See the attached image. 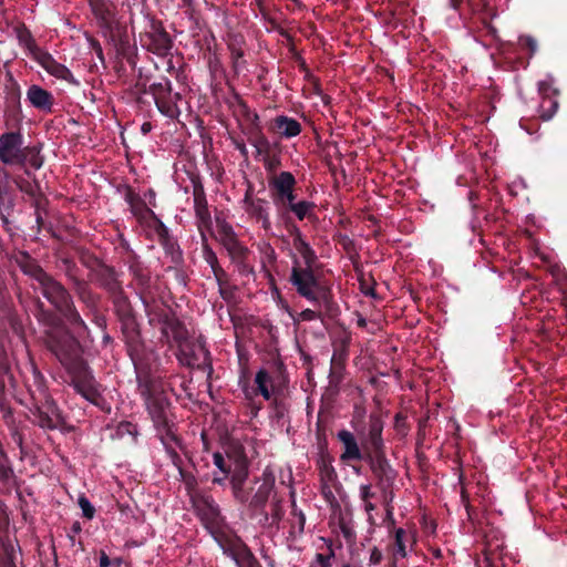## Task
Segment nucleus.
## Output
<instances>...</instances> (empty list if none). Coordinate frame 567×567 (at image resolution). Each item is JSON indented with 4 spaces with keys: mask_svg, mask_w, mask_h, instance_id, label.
Here are the masks:
<instances>
[{
    "mask_svg": "<svg viewBox=\"0 0 567 567\" xmlns=\"http://www.w3.org/2000/svg\"><path fill=\"white\" fill-rule=\"evenodd\" d=\"M213 460L215 466L224 474L223 477L215 476L213 482L216 484H223L225 478L230 475L234 489H239L248 476L246 460H238L234 470L226 464L224 456L218 452L214 453Z\"/></svg>",
    "mask_w": 567,
    "mask_h": 567,
    "instance_id": "6e6552de",
    "label": "nucleus"
},
{
    "mask_svg": "<svg viewBox=\"0 0 567 567\" xmlns=\"http://www.w3.org/2000/svg\"><path fill=\"white\" fill-rule=\"evenodd\" d=\"M38 280L41 284L43 296L60 311L64 312L71 323L84 327L79 312L72 307V300L64 287L48 276L42 270L38 271Z\"/></svg>",
    "mask_w": 567,
    "mask_h": 567,
    "instance_id": "20e7f679",
    "label": "nucleus"
},
{
    "mask_svg": "<svg viewBox=\"0 0 567 567\" xmlns=\"http://www.w3.org/2000/svg\"><path fill=\"white\" fill-rule=\"evenodd\" d=\"M274 126L277 133L284 138L296 137L301 132L300 123L297 120L286 115H278L275 117Z\"/></svg>",
    "mask_w": 567,
    "mask_h": 567,
    "instance_id": "2eb2a0df",
    "label": "nucleus"
},
{
    "mask_svg": "<svg viewBox=\"0 0 567 567\" xmlns=\"http://www.w3.org/2000/svg\"><path fill=\"white\" fill-rule=\"evenodd\" d=\"M138 390L165 450L167 446H182L176 434L175 424L169 416V402L159 384L140 381Z\"/></svg>",
    "mask_w": 567,
    "mask_h": 567,
    "instance_id": "f257e3e1",
    "label": "nucleus"
},
{
    "mask_svg": "<svg viewBox=\"0 0 567 567\" xmlns=\"http://www.w3.org/2000/svg\"><path fill=\"white\" fill-rule=\"evenodd\" d=\"M147 49L158 56H164L171 50V40L166 32L155 31L147 34Z\"/></svg>",
    "mask_w": 567,
    "mask_h": 567,
    "instance_id": "dca6fc26",
    "label": "nucleus"
},
{
    "mask_svg": "<svg viewBox=\"0 0 567 567\" xmlns=\"http://www.w3.org/2000/svg\"><path fill=\"white\" fill-rule=\"evenodd\" d=\"M91 6L96 16L103 17V11L97 3L92 2Z\"/></svg>",
    "mask_w": 567,
    "mask_h": 567,
    "instance_id": "79ce46f5",
    "label": "nucleus"
},
{
    "mask_svg": "<svg viewBox=\"0 0 567 567\" xmlns=\"http://www.w3.org/2000/svg\"><path fill=\"white\" fill-rule=\"evenodd\" d=\"M206 260L212 265L214 268V262H216L217 258L213 251H206Z\"/></svg>",
    "mask_w": 567,
    "mask_h": 567,
    "instance_id": "a19ab883",
    "label": "nucleus"
},
{
    "mask_svg": "<svg viewBox=\"0 0 567 567\" xmlns=\"http://www.w3.org/2000/svg\"><path fill=\"white\" fill-rule=\"evenodd\" d=\"M337 437L343 445V452L340 455L341 461L347 462L362 460V452L352 432L348 430H340L337 433Z\"/></svg>",
    "mask_w": 567,
    "mask_h": 567,
    "instance_id": "f8f14e48",
    "label": "nucleus"
},
{
    "mask_svg": "<svg viewBox=\"0 0 567 567\" xmlns=\"http://www.w3.org/2000/svg\"><path fill=\"white\" fill-rule=\"evenodd\" d=\"M0 161L4 165H19L25 169H40L43 165L38 146H23V137L19 132H8L0 136Z\"/></svg>",
    "mask_w": 567,
    "mask_h": 567,
    "instance_id": "f03ea898",
    "label": "nucleus"
},
{
    "mask_svg": "<svg viewBox=\"0 0 567 567\" xmlns=\"http://www.w3.org/2000/svg\"><path fill=\"white\" fill-rule=\"evenodd\" d=\"M415 543V537L412 533L398 528L394 532V557L395 558H405L409 555V551L412 550V547Z\"/></svg>",
    "mask_w": 567,
    "mask_h": 567,
    "instance_id": "4468645a",
    "label": "nucleus"
},
{
    "mask_svg": "<svg viewBox=\"0 0 567 567\" xmlns=\"http://www.w3.org/2000/svg\"><path fill=\"white\" fill-rule=\"evenodd\" d=\"M175 339L178 346L177 358L179 362L187 367L194 365L196 363V358L190 349V343L185 337V331L183 329H178Z\"/></svg>",
    "mask_w": 567,
    "mask_h": 567,
    "instance_id": "a211bd4d",
    "label": "nucleus"
},
{
    "mask_svg": "<svg viewBox=\"0 0 567 567\" xmlns=\"http://www.w3.org/2000/svg\"><path fill=\"white\" fill-rule=\"evenodd\" d=\"M118 430L122 433H127V434L133 435V436H137L138 435L137 426L135 424L131 423V422H122L118 425Z\"/></svg>",
    "mask_w": 567,
    "mask_h": 567,
    "instance_id": "7c9ffc66",
    "label": "nucleus"
},
{
    "mask_svg": "<svg viewBox=\"0 0 567 567\" xmlns=\"http://www.w3.org/2000/svg\"><path fill=\"white\" fill-rule=\"evenodd\" d=\"M238 385L244 393L245 399L251 401L260 395L264 400L269 401L277 392L278 386L274 375L265 368H260L254 379V385H250L247 372L241 371L238 378Z\"/></svg>",
    "mask_w": 567,
    "mask_h": 567,
    "instance_id": "39448f33",
    "label": "nucleus"
},
{
    "mask_svg": "<svg viewBox=\"0 0 567 567\" xmlns=\"http://www.w3.org/2000/svg\"><path fill=\"white\" fill-rule=\"evenodd\" d=\"M359 495L362 502L371 499V497L374 496V493L372 492V485L369 483L361 484L359 488Z\"/></svg>",
    "mask_w": 567,
    "mask_h": 567,
    "instance_id": "c756f323",
    "label": "nucleus"
},
{
    "mask_svg": "<svg viewBox=\"0 0 567 567\" xmlns=\"http://www.w3.org/2000/svg\"><path fill=\"white\" fill-rule=\"evenodd\" d=\"M229 50L233 60V66L235 71H238L241 68V59L244 56V52L240 48H236L233 44H229Z\"/></svg>",
    "mask_w": 567,
    "mask_h": 567,
    "instance_id": "bb28decb",
    "label": "nucleus"
},
{
    "mask_svg": "<svg viewBox=\"0 0 567 567\" xmlns=\"http://www.w3.org/2000/svg\"><path fill=\"white\" fill-rule=\"evenodd\" d=\"M245 212L257 221H261L264 228H268L270 225L269 216L267 212V202L260 198H255L249 192L246 193L243 200Z\"/></svg>",
    "mask_w": 567,
    "mask_h": 567,
    "instance_id": "9b49d317",
    "label": "nucleus"
},
{
    "mask_svg": "<svg viewBox=\"0 0 567 567\" xmlns=\"http://www.w3.org/2000/svg\"><path fill=\"white\" fill-rule=\"evenodd\" d=\"M382 424L378 419H371L369 433L365 442L362 443L363 447L371 446L374 451L382 447Z\"/></svg>",
    "mask_w": 567,
    "mask_h": 567,
    "instance_id": "412c9836",
    "label": "nucleus"
},
{
    "mask_svg": "<svg viewBox=\"0 0 567 567\" xmlns=\"http://www.w3.org/2000/svg\"><path fill=\"white\" fill-rule=\"evenodd\" d=\"M195 213L202 224H207L210 219L209 212L205 202L195 199Z\"/></svg>",
    "mask_w": 567,
    "mask_h": 567,
    "instance_id": "393cba45",
    "label": "nucleus"
},
{
    "mask_svg": "<svg viewBox=\"0 0 567 567\" xmlns=\"http://www.w3.org/2000/svg\"><path fill=\"white\" fill-rule=\"evenodd\" d=\"M50 75L63 80L68 83H78L74 79L72 72L64 64L58 62L52 54L44 51L37 60H35Z\"/></svg>",
    "mask_w": 567,
    "mask_h": 567,
    "instance_id": "1a4fd4ad",
    "label": "nucleus"
},
{
    "mask_svg": "<svg viewBox=\"0 0 567 567\" xmlns=\"http://www.w3.org/2000/svg\"><path fill=\"white\" fill-rule=\"evenodd\" d=\"M362 503H363L364 511L368 514V522L371 525H373L374 524V518L372 516V512L375 509V505L370 499L369 501H364Z\"/></svg>",
    "mask_w": 567,
    "mask_h": 567,
    "instance_id": "c9c22d12",
    "label": "nucleus"
},
{
    "mask_svg": "<svg viewBox=\"0 0 567 567\" xmlns=\"http://www.w3.org/2000/svg\"><path fill=\"white\" fill-rule=\"evenodd\" d=\"M220 231L224 235L226 245H229V247L236 245L235 233L231 226H229L228 224H224L220 226Z\"/></svg>",
    "mask_w": 567,
    "mask_h": 567,
    "instance_id": "c85d7f7f",
    "label": "nucleus"
},
{
    "mask_svg": "<svg viewBox=\"0 0 567 567\" xmlns=\"http://www.w3.org/2000/svg\"><path fill=\"white\" fill-rule=\"evenodd\" d=\"M183 2H184L185 6H190L193 0H183Z\"/></svg>",
    "mask_w": 567,
    "mask_h": 567,
    "instance_id": "c03bdc74",
    "label": "nucleus"
},
{
    "mask_svg": "<svg viewBox=\"0 0 567 567\" xmlns=\"http://www.w3.org/2000/svg\"><path fill=\"white\" fill-rule=\"evenodd\" d=\"M27 100L38 110L43 112L52 111L53 96L49 91L44 90L40 85L33 84L29 86L27 91Z\"/></svg>",
    "mask_w": 567,
    "mask_h": 567,
    "instance_id": "ddd939ff",
    "label": "nucleus"
},
{
    "mask_svg": "<svg viewBox=\"0 0 567 567\" xmlns=\"http://www.w3.org/2000/svg\"><path fill=\"white\" fill-rule=\"evenodd\" d=\"M319 318L318 312L312 309H305L299 313L298 320L300 321H312Z\"/></svg>",
    "mask_w": 567,
    "mask_h": 567,
    "instance_id": "2f4dec72",
    "label": "nucleus"
},
{
    "mask_svg": "<svg viewBox=\"0 0 567 567\" xmlns=\"http://www.w3.org/2000/svg\"><path fill=\"white\" fill-rule=\"evenodd\" d=\"M141 130H142V132H143L144 134H147V133H148V132H151V130H152V125H151V123H148V122L143 123V124H142Z\"/></svg>",
    "mask_w": 567,
    "mask_h": 567,
    "instance_id": "37998d69",
    "label": "nucleus"
},
{
    "mask_svg": "<svg viewBox=\"0 0 567 567\" xmlns=\"http://www.w3.org/2000/svg\"><path fill=\"white\" fill-rule=\"evenodd\" d=\"M311 208V203L307 200H301L296 204H291L290 209L299 220H302L310 213Z\"/></svg>",
    "mask_w": 567,
    "mask_h": 567,
    "instance_id": "b1692460",
    "label": "nucleus"
},
{
    "mask_svg": "<svg viewBox=\"0 0 567 567\" xmlns=\"http://www.w3.org/2000/svg\"><path fill=\"white\" fill-rule=\"evenodd\" d=\"M49 347L59 361L64 365H69L76 360L80 353L79 342L69 332H62L59 337L51 336L49 339Z\"/></svg>",
    "mask_w": 567,
    "mask_h": 567,
    "instance_id": "0eeeda50",
    "label": "nucleus"
},
{
    "mask_svg": "<svg viewBox=\"0 0 567 567\" xmlns=\"http://www.w3.org/2000/svg\"><path fill=\"white\" fill-rule=\"evenodd\" d=\"M151 93L155 101L157 110L164 116L176 120L181 115V109L178 102L182 101L179 93L172 91V82L167 79H163L159 82L151 85Z\"/></svg>",
    "mask_w": 567,
    "mask_h": 567,
    "instance_id": "423d86ee",
    "label": "nucleus"
},
{
    "mask_svg": "<svg viewBox=\"0 0 567 567\" xmlns=\"http://www.w3.org/2000/svg\"><path fill=\"white\" fill-rule=\"evenodd\" d=\"M322 481L331 482L336 478V472L332 466L324 465L321 470Z\"/></svg>",
    "mask_w": 567,
    "mask_h": 567,
    "instance_id": "473e14b6",
    "label": "nucleus"
},
{
    "mask_svg": "<svg viewBox=\"0 0 567 567\" xmlns=\"http://www.w3.org/2000/svg\"><path fill=\"white\" fill-rule=\"evenodd\" d=\"M293 249L297 255L302 259L300 262L303 267H313L316 261V254L308 243L301 237L300 234H297L293 238Z\"/></svg>",
    "mask_w": 567,
    "mask_h": 567,
    "instance_id": "aec40b11",
    "label": "nucleus"
},
{
    "mask_svg": "<svg viewBox=\"0 0 567 567\" xmlns=\"http://www.w3.org/2000/svg\"><path fill=\"white\" fill-rule=\"evenodd\" d=\"M274 291H275L277 295H279V291H278V289H277L276 287H274Z\"/></svg>",
    "mask_w": 567,
    "mask_h": 567,
    "instance_id": "a18cd8bd",
    "label": "nucleus"
},
{
    "mask_svg": "<svg viewBox=\"0 0 567 567\" xmlns=\"http://www.w3.org/2000/svg\"><path fill=\"white\" fill-rule=\"evenodd\" d=\"M280 197L285 198L288 202L290 208H291V204H296L293 202L295 200L293 189H290L288 193H282L280 195Z\"/></svg>",
    "mask_w": 567,
    "mask_h": 567,
    "instance_id": "e433bc0d",
    "label": "nucleus"
},
{
    "mask_svg": "<svg viewBox=\"0 0 567 567\" xmlns=\"http://www.w3.org/2000/svg\"><path fill=\"white\" fill-rule=\"evenodd\" d=\"M205 503L207 505V513L200 514L202 518L214 522L219 514L218 507L212 499H206Z\"/></svg>",
    "mask_w": 567,
    "mask_h": 567,
    "instance_id": "cd10ccee",
    "label": "nucleus"
},
{
    "mask_svg": "<svg viewBox=\"0 0 567 567\" xmlns=\"http://www.w3.org/2000/svg\"><path fill=\"white\" fill-rule=\"evenodd\" d=\"M178 447L179 446H176V445L167 446V449L165 451L168 454L173 465L177 468L178 474H179L182 481L184 482L187 491L190 493L192 491L195 489L197 481H196L194 475L187 474L183 470V467H182V458H181V456H179V454L177 452Z\"/></svg>",
    "mask_w": 567,
    "mask_h": 567,
    "instance_id": "f3484780",
    "label": "nucleus"
},
{
    "mask_svg": "<svg viewBox=\"0 0 567 567\" xmlns=\"http://www.w3.org/2000/svg\"><path fill=\"white\" fill-rule=\"evenodd\" d=\"M79 506L82 509L84 517L92 519L95 514V508L85 496H80L78 499Z\"/></svg>",
    "mask_w": 567,
    "mask_h": 567,
    "instance_id": "a878e982",
    "label": "nucleus"
},
{
    "mask_svg": "<svg viewBox=\"0 0 567 567\" xmlns=\"http://www.w3.org/2000/svg\"><path fill=\"white\" fill-rule=\"evenodd\" d=\"M382 557H383V555H382L381 550L378 547H373L370 551L369 564L378 565L381 563Z\"/></svg>",
    "mask_w": 567,
    "mask_h": 567,
    "instance_id": "72a5a7b5",
    "label": "nucleus"
},
{
    "mask_svg": "<svg viewBox=\"0 0 567 567\" xmlns=\"http://www.w3.org/2000/svg\"><path fill=\"white\" fill-rule=\"evenodd\" d=\"M290 281L297 292L313 305L326 302L329 288L316 277L312 267H303L300 259L295 258Z\"/></svg>",
    "mask_w": 567,
    "mask_h": 567,
    "instance_id": "7ed1b4c3",
    "label": "nucleus"
},
{
    "mask_svg": "<svg viewBox=\"0 0 567 567\" xmlns=\"http://www.w3.org/2000/svg\"><path fill=\"white\" fill-rule=\"evenodd\" d=\"M110 565H111L110 558L107 557V555L104 551H102L100 555L99 566L100 567H110Z\"/></svg>",
    "mask_w": 567,
    "mask_h": 567,
    "instance_id": "4c0bfd02",
    "label": "nucleus"
},
{
    "mask_svg": "<svg viewBox=\"0 0 567 567\" xmlns=\"http://www.w3.org/2000/svg\"><path fill=\"white\" fill-rule=\"evenodd\" d=\"M322 494L327 499H329L330 497H333L332 492L327 483L322 484Z\"/></svg>",
    "mask_w": 567,
    "mask_h": 567,
    "instance_id": "ea45409f",
    "label": "nucleus"
},
{
    "mask_svg": "<svg viewBox=\"0 0 567 567\" xmlns=\"http://www.w3.org/2000/svg\"><path fill=\"white\" fill-rule=\"evenodd\" d=\"M295 184L296 179L293 175L289 172H281L271 182V185L278 192L279 195H281L282 193H288L290 189H293Z\"/></svg>",
    "mask_w": 567,
    "mask_h": 567,
    "instance_id": "4be33fe9",
    "label": "nucleus"
},
{
    "mask_svg": "<svg viewBox=\"0 0 567 567\" xmlns=\"http://www.w3.org/2000/svg\"><path fill=\"white\" fill-rule=\"evenodd\" d=\"M74 388L78 393H80L84 399L90 401L93 404H97V400L100 398L99 390L93 384H82L75 383Z\"/></svg>",
    "mask_w": 567,
    "mask_h": 567,
    "instance_id": "5701e85b",
    "label": "nucleus"
},
{
    "mask_svg": "<svg viewBox=\"0 0 567 567\" xmlns=\"http://www.w3.org/2000/svg\"><path fill=\"white\" fill-rule=\"evenodd\" d=\"M551 76L538 83V91L543 96L540 117L546 121L550 120L558 110V102L555 96H551V94L556 95V91L551 89Z\"/></svg>",
    "mask_w": 567,
    "mask_h": 567,
    "instance_id": "9d476101",
    "label": "nucleus"
},
{
    "mask_svg": "<svg viewBox=\"0 0 567 567\" xmlns=\"http://www.w3.org/2000/svg\"><path fill=\"white\" fill-rule=\"evenodd\" d=\"M17 38L19 44L28 52V54L35 61L44 51L40 49L31 32L25 28L17 29Z\"/></svg>",
    "mask_w": 567,
    "mask_h": 567,
    "instance_id": "6ab92c4d",
    "label": "nucleus"
},
{
    "mask_svg": "<svg viewBox=\"0 0 567 567\" xmlns=\"http://www.w3.org/2000/svg\"><path fill=\"white\" fill-rule=\"evenodd\" d=\"M332 557H333L332 551L329 555L317 554L316 563H318L320 565V567H330Z\"/></svg>",
    "mask_w": 567,
    "mask_h": 567,
    "instance_id": "f704fd0d",
    "label": "nucleus"
},
{
    "mask_svg": "<svg viewBox=\"0 0 567 567\" xmlns=\"http://www.w3.org/2000/svg\"><path fill=\"white\" fill-rule=\"evenodd\" d=\"M524 41L528 45V48L530 49L532 53H535V51L537 49L536 41L532 37H525Z\"/></svg>",
    "mask_w": 567,
    "mask_h": 567,
    "instance_id": "58836bf2",
    "label": "nucleus"
}]
</instances>
